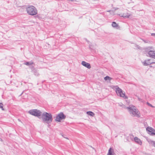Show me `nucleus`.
<instances>
[{"mask_svg":"<svg viewBox=\"0 0 155 155\" xmlns=\"http://www.w3.org/2000/svg\"><path fill=\"white\" fill-rule=\"evenodd\" d=\"M143 40L145 43H147L148 42V40Z\"/></svg>","mask_w":155,"mask_h":155,"instance_id":"21","label":"nucleus"},{"mask_svg":"<svg viewBox=\"0 0 155 155\" xmlns=\"http://www.w3.org/2000/svg\"><path fill=\"white\" fill-rule=\"evenodd\" d=\"M150 59H148L147 60L145 61H143V65L144 66H147L148 65H150L151 64H154V63H155V62H150Z\"/></svg>","mask_w":155,"mask_h":155,"instance_id":"10","label":"nucleus"},{"mask_svg":"<svg viewBox=\"0 0 155 155\" xmlns=\"http://www.w3.org/2000/svg\"><path fill=\"white\" fill-rule=\"evenodd\" d=\"M148 142L151 146L155 147V141L150 140L148 141Z\"/></svg>","mask_w":155,"mask_h":155,"instance_id":"15","label":"nucleus"},{"mask_svg":"<svg viewBox=\"0 0 155 155\" xmlns=\"http://www.w3.org/2000/svg\"><path fill=\"white\" fill-rule=\"evenodd\" d=\"M144 54L147 57L155 59V50L152 47H148L145 49Z\"/></svg>","mask_w":155,"mask_h":155,"instance_id":"3","label":"nucleus"},{"mask_svg":"<svg viewBox=\"0 0 155 155\" xmlns=\"http://www.w3.org/2000/svg\"><path fill=\"white\" fill-rule=\"evenodd\" d=\"M3 106V104L2 103H0V108L2 107V106Z\"/></svg>","mask_w":155,"mask_h":155,"instance_id":"22","label":"nucleus"},{"mask_svg":"<svg viewBox=\"0 0 155 155\" xmlns=\"http://www.w3.org/2000/svg\"><path fill=\"white\" fill-rule=\"evenodd\" d=\"M81 64L88 69H90L91 68L90 64L85 61H82L81 62Z\"/></svg>","mask_w":155,"mask_h":155,"instance_id":"9","label":"nucleus"},{"mask_svg":"<svg viewBox=\"0 0 155 155\" xmlns=\"http://www.w3.org/2000/svg\"><path fill=\"white\" fill-rule=\"evenodd\" d=\"M115 87L116 89L115 92L118 96L122 97L124 99H127L128 98L127 96L126 95L125 92H123L122 90L117 86H115Z\"/></svg>","mask_w":155,"mask_h":155,"instance_id":"4","label":"nucleus"},{"mask_svg":"<svg viewBox=\"0 0 155 155\" xmlns=\"http://www.w3.org/2000/svg\"><path fill=\"white\" fill-rule=\"evenodd\" d=\"M86 113L87 114L92 117L94 116L95 115V114L91 111H87Z\"/></svg>","mask_w":155,"mask_h":155,"instance_id":"16","label":"nucleus"},{"mask_svg":"<svg viewBox=\"0 0 155 155\" xmlns=\"http://www.w3.org/2000/svg\"><path fill=\"white\" fill-rule=\"evenodd\" d=\"M65 118L66 116L63 112H61L56 116L55 120L58 122H60L61 120L65 119Z\"/></svg>","mask_w":155,"mask_h":155,"instance_id":"7","label":"nucleus"},{"mask_svg":"<svg viewBox=\"0 0 155 155\" xmlns=\"http://www.w3.org/2000/svg\"><path fill=\"white\" fill-rule=\"evenodd\" d=\"M86 40L87 41V42H88H88H89V41L88 40H87V39H86Z\"/></svg>","mask_w":155,"mask_h":155,"instance_id":"28","label":"nucleus"},{"mask_svg":"<svg viewBox=\"0 0 155 155\" xmlns=\"http://www.w3.org/2000/svg\"><path fill=\"white\" fill-rule=\"evenodd\" d=\"M134 140L136 142L140 145H141L142 144V142L141 140L137 137H134Z\"/></svg>","mask_w":155,"mask_h":155,"instance_id":"12","label":"nucleus"},{"mask_svg":"<svg viewBox=\"0 0 155 155\" xmlns=\"http://www.w3.org/2000/svg\"><path fill=\"white\" fill-rule=\"evenodd\" d=\"M41 117L43 122L48 124H51L53 120L51 114L47 112H44L41 114Z\"/></svg>","mask_w":155,"mask_h":155,"instance_id":"2","label":"nucleus"},{"mask_svg":"<svg viewBox=\"0 0 155 155\" xmlns=\"http://www.w3.org/2000/svg\"><path fill=\"white\" fill-rule=\"evenodd\" d=\"M120 16L123 17L124 18H128L129 17V16L125 15L124 14H123V15Z\"/></svg>","mask_w":155,"mask_h":155,"instance_id":"19","label":"nucleus"},{"mask_svg":"<svg viewBox=\"0 0 155 155\" xmlns=\"http://www.w3.org/2000/svg\"><path fill=\"white\" fill-rule=\"evenodd\" d=\"M146 130L148 132V133L150 135L153 136L155 135V130L151 127H147Z\"/></svg>","mask_w":155,"mask_h":155,"instance_id":"8","label":"nucleus"},{"mask_svg":"<svg viewBox=\"0 0 155 155\" xmlns=\"http://www.w3.org/2000/svg\"><path fill=\"white\" fill-rule=\"evenodd\" d=\"M155 34H154V33H152V34H151V35H152V36L153 35H154Z\"/></svg>","mask_w":155,"mask_h":155,"instance_id":"27","label":"nucleus"},{"mask_svg":"<svg viewBox=\"0 0 155 155\" xmlns=\"http://www.w3.org/2000/svg\"><path fill=\"white\" fill-rule=\"evenodd\" d=\"M86 40L87 41V42H88H88H89V41L88 40H87V39H86Z\"/></svg>","mask_w":155,"mask_h":155,"instance_id":"29","label":"nucleus"},{"mask_svg":"<svg viewBox=\"0 0 155 155\" xmlns=\"http://www.w3.org/2000/svg\"><path fill=\"white\" fill-rule=\"evenodd\" d=\"M130 115L133 117H140V112L134 106H129L127 108Z\"/></svg>","mask_w":155,"mask_h":155,"instance_id":"1","label":"nucleus"},{"mask_svg":"<svg viewBox=\"0 0 155 155\" xmlns=\"http://www.w3.org/2000/svg\"><path fill=\"white\" fill-rule=\"evenodd\" d=\"M62 136L64 138H65V136H64V135H62Z\"/></svg>","mask_w":155,"mask_h":155,"instance_id":"30","label":"nucleus"},{"mask_svg":"<svg viewBox=\"0 0 155 155\" xmlns=\"http://www.w3.org/2000/svg\"><path fill=\"white\" fill-rule=\"evenodd\" d=\"M136 47L138 48H139V47H140L138 45H136Z\"/></svg>","mask_w":155,"mask_h":155,"instance_id":"25","label":"nucleus"},{"mask_svg":"<svg viewBox=\"0 0 155 155\" xmlns=\"http://www.w3.org/2000/svg\"><path fill=\"white\" fill-rule=\"evenodd\" d=\"M65 138H66V139H68V138L67 137H65Z\"/></svg>","mask_w":155,"mask_h":155,"instance_id":"31","label":"nucleus"},{"mask_svg":"<svg viewBox=\"0 0 155 155\" xmlns=\"http://www.w3.org/2000/svg\"><path fill=\"white\" fill-rule=\"evenodd\" d=\"M34 64L33 62L32 61H31L30 62L27 61L25 63H24V64L27 65L28 66H29L30 65H31L33 64Z\"/></svg>","mask_w":155,"mask_h":155,"instance_id":"17","label":"nucleus"},{"mask_svg":"<svg viewBox=\"0 0 155 155\" xmlns=\"http://www.w3.org/2000/svg\"><path fill=\"white\" fill-rule=\"evenodd\" d=\"M113 153H114L113 149L111 147H110L108 150L107 155H114Z\"/></svg>","mask_w":155,"mask_h":155,"instance_id":"13","label":"nucleus"},{"mask_svg":"<svg viewBox=\"0 0 155 155\" xmlns=\"http://www.w3.org/2000/svg\"><path fill=\"white\" fill-rule=\"evenodd\" d=\"M0 141H3V140L1 138H0Z\"/></svg>","mask_w":155,"mask_h":155,"instance_id":"26","label":"nucleus"},{"mask_svg":"<svg viewBox=\"0 0 155 155\" xmlns=\"http://www.w3.org/2000/svg\"><path fill=\"white\" fill-rule=\"evenodd\" d=\"M147 104L150 106V107H153V105L152 104H150L148 102H147Z\"/></svg>","mask_w":155,"mask_h":155,"instance_id":"20","label":"nucleus"},{"mask_svg":"<svg viewBox=\"0 0 155 155\" xmlns=\"http://www.w3.org/2000/svg\"><path fill=\"white\" fill-rule=\"evenodd\" d=\"M28 13L31 15H35L37 14V10L36 8L32 5H30L26 8Z\"/></svg>","mask_w":155,"mask_h":155,"instance_id":"5","label":"nucleus"},{"mask_svg":"<svg viewBox=\"0 0 155 155\" xmlns=\"http://www.w3.org/2000/svg\"><path fill=\"white\" fill-rule=\"evenodd\" d=\"M28 113L31 115L38 117L41 115V111L36 109L30 110Z\"/></svg>","mask_w":155,"mask_h":155,"instance_id":"6","label":"nucleus"},{"mask_svg":"<svg viewBox=\"0 0 155 155\" xmlns=\"http://www.w3.org/2000/svg\"><path fill=\"white\" fill-rule=\"evenodd\" d=\"M32 71L33 73L35 75L38 76L39 75V73L37 70L34 67L32 68Z\"/></svg>","mask_w":155,"mask_h":155,"instance_id":"14","label":"nucleus"},{"mask_svg":"<svg viewBox=\"0 0 155 155\" xmlns=\"http://www.w3.org/2000/svg\"><path fill=\"white\" fill-rule=\"evenodd\" d=\"M112 26L114 28H115L117 29H119L120 27L115 22L113 21L112 22Z\"/></svg>","mask_w":155,"mask_h":155,"instance_id":"11","label":"nucleus"},{"mask_svg":"<svg viewBox=\"0 0 155 155\" xmlns=\"http://www.w3.org/2000/svg\"><path fill=\"white\" fill-rule=\"evenodd\" d=\"M104 79L106 81L107 80L110 81L111 80V78L108 76H106L104 77Z\"/></svg>","mask_w":155,"mask_h":155,"instance_id":"18","label":"nucleus"},{"mask_svg":"<svg viewBox=\"0 0 155 155\" xmlns=\"http://www.w3.org/2000/svg\"><path fill=\"white\" fill-rule=\"evenodd\" d=\"M3 106H2V107H1L0 108L2 110H4L5 109L3 108Z\"/></svg>","mask_w":155,"mask_h":155,"instance_id":"23","label":"nucleus"},{"mask_svg":"<svg viewBox=\"0 0 155 155\" xmlns=\"http://www.w3.org/2000/svg\"><path fill=\"white\" fill-rule=\"evenodd\" d=\"M91 45H89V49H90L91 50L92 49H91Z\"/></svg>","mask_w":155,"mask_h":155,"instance_id":"24","label":"nucleus"}]
</instances>
